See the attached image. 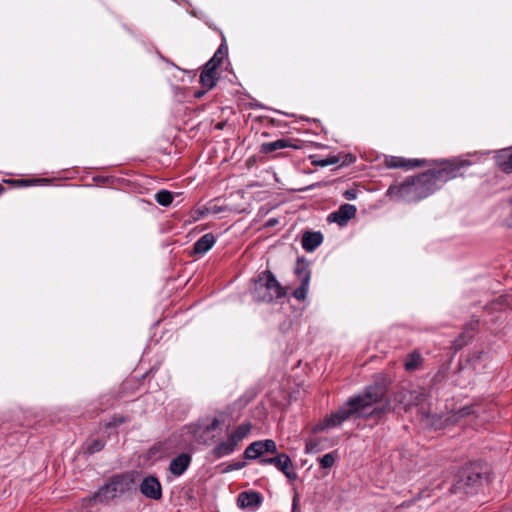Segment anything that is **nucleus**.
<instances>
[{
    "label": "nucleus",
    "instance_id": "obj_28",
    "mask_svg": "<svg viewBox=\"0 0 512 512\" xmlns=\"http://www.w3.org/2000/svg\"><path fill=\"white\" fill-rule=\"evenodd\" d=\"M46 181L45 179H7L4 183L11 185L12 187H29L36 185L40 182Z\"/></svg>",
    "mask_w": 512,
    "mask_h": 512
},
{
    "label": "nucleus",
    "instance_id": "obj_45",
    "mask_svg": "<svg viewBox=\"0 0 512 512\" xmlns=\"http://www.w3.org/2000/svg\"><path fill=\"white\" fill-rule=\"evenodd\" d=\"M207 91L208 90H206L205 88L200 89V90H196L194 92V97L199 99V98L203 97Z\"/></svg>",
    "mask_w": 512,
    "mask_h": 512
},
{
    "label": "nucleus",
    "instance_id": "obj_19",
    "mask_svg": "<svg viewBox=\"0 0 512 512\" xmlns=\"http://www.w3.org/2000/svg\"><path fill=\"white\" fill-rule=\"evenodd\" d=\"M323 242V235L321 232H305L301 239L302 247L307 252L314 251Z\"/></svg>",
    "mask_w": 512,
    "mask_h": 512
},
{
    "label": "nucleus",
    "instance_id": "obj_38",
    "mask_svg": "<svg viewBox=\"0 0 512 512\" xmlns=\"http://www.w3.org/2000/svg\"><path fill=\"white\" fill-rule=\"evenodd\" d=\"M209 213V208H203V209H197L194 211V220H198L200 218H203L205 215Z\"/></svg>",
    "mask_w": 512,
    "mask_h": 512
},
{
    "label": "nucleus",
    "instance_id": "obj_18",
    "mask_svg": "<svg viewBox=\"0 0 512 512\" xmlns=\"http://www.w3.org/2000/svg\"><path fill=\"white\" fill-rule=\"evenodd\" d=\"M495 161L499 169L506 173H512V148L501 149L496 153Z\"/></svg>",
    "mask_w": 512,
    "mask_h": 512
},
{
    "label": "nucleus",
    "instance_id": "obj_6",
    "mask_svg": "<svg viewBox=\"0 0 512 512\" xmlns=\"http://www.w3.org/2000/svg\"><path fill=\"white\" fill-rule=\"evenodd\" d=\"M259 464L273 465L279 471H281L288 480L295 481L297 479V473L293 469V462L291 458L286 453H278L273 457H265L259 460Z\"/></svg>",
    "mask_w": 512,
    "mask_h": 512
},
{
    "label": "nucleus",
    "instance_id": "obj_10",
    "mask_svg": "<svg viewBox=\"0 0 512 512\" xmlns=\"http://www.w3.org/2000/svg\"><path fill=\"white\" fill-rule=\"evenodd\" d=\"M139 490L148 499L157 501L162 498V485L156 476L145 477L139 485Z\"/></svg>",
    "mask_w": 512,
    "mask_h": 512
},
{
    "label": "nucleus",
    "instance_id": "obj_41",
    "mask_svg": "<svg viewBox=\"0 0 512 512\" xmlns=\"http://www.w3.org/2000/svg\"><path fill=\"white\" fill-rule=\"evenodd\" d=\"M299 501L300 497L299 494L296 492L292 499V512H297L299 509Z\"/></svg>",
    "mask_w": 512,
    "mask_h": 512
},
{
    "label": "nucleus",
    "instance_id": "obj_7",
    "mask_svg": "<svg viewBox=\"0 0 512 512\" xmlns=\"http://www.w3.org/2000/svg\"><path fill=\"white\" fill-rule=\"evenodd\" d=\"M480 320L473 316L463 327L462 332L452 342L451 348L456 352L468 345L479 331Z\"/></svg>",
    "mask_w": 512,
    "mask_h": 512
},
{
    "label": "nucleus",
    "instance_id": "obj_1",
    "mask_svg": "<svg viewBox=\"0 0 512 512\" xmlns=\"http://www.w3.org/2000/svg\"><path fill=\"white\" fill-rule=\"evenodd\" d=\"M471 164L468 160H445L438 168L429 169L400 183L391 184L386 195L397 201L419 202L439 190L446 182L463 176L461 169Z\"/></svg>",
    "mask_w": 512,
    "mask_h": 512
},
{
    "label": "nucleus",
    "instance_id": "obj_43",
    "mask_svg": "<svg viewBox=\"0 0 512 512\" xmlns=\"http://www.w3.org/2000/svg\"><path fill=\"white\" fill-rule=\"evenodd\" d=\"M223 211H224V208L221 206L213 205V206L209 207V213H212V214H218Z\"/></svg>",
    "mask_w": 512,
    "mask_h": 512
},
{
    "label": "nucleus",
    "instance_id": "obj_42",
    "mask_svg": "<svg viewBox=\"0 0 512 512\" xmlns=\"http://www.w3.org/2000/svg\"><path fill=\"white\" fill-rule=\"evenodd\" d=\"M471 413V407H463V408H460L457 412V416L458 417H466L468 415H470Z\"/></svg>",
    "mask_w": 512,
    "mask_h": 512
},
{
    "label": "nucleus",
    "instance_id": "obj_30",
    "mask_svg": "<svg viewBox=\"0 0 512 512\" xmlns=\"http://www.w3.org/2000/svg\"><path fill=\"white\" fill-rule=\"evenodd\" d=\"M336 459H337V452L332 451V452H329V453L323 455L322 457H319L318 463H319L320 468L329 469L335 464Z\"/></svg>",
    "mask_w": 512,
    "mask_h": 512
},
{
    "label": "nucleus",
    "instance_id": "obj_25",
    "mask_svg": "<svg viewBox=\"0 0 512 512\" xmlns=\"http://www.w3.org/2000/svg\"><path fill=\"white\" fill-rule=\"evenodd\" d=\"M218 79H219L218 72L208 70L207 68L203 67V70L200 73L199 82H200L202 88H205L206 90H210L213 87H215Z\"/></svg>",
    "mask_w": 512,
    "mask_h": 512
},
{
    "label": "nucleus",
    "instance_id": "obj_35",
    "mask_svg": "<svg viewBox=\"0 0 512 512\" xmlns=\"http://www.w3.org/2000/svg\"><path fill=\"white\" fill-rule=\"evenodd\" d=\"M221 423L222 421L219 418L214 417L211 422L204 427V432L209 433L216 430L220 427Z\"/></svg>",
    "mask_w": 512,
    "mask_h": 512
},
{
    "label": "nucleus",
    "instance_id": "obj_46",
    "mask_svg": "<svg viewBox=\"0 0 512 512\" xmlns=\"http://www.w3.org/2000/svg\"><path fill=\"white\" fill-rule=\"evenodd\" d=\"M226 121H221V122H218L217 124H215L214 128L216 130H223L224 127L226 126Z\"/></svg>",
    "mask_w": 512,
    "mask_h": 512
},
{
    "label": "nucleus",
    "instance_id": "obj_2",
    "mask_svg": "<svg viewBox=\"0 0 512 512\" xmlns=\"http://www.w3.org/2000/svg\"><path fill=\"white\" fill-rule=\"evenodd\" d=\"M384 384L376 382L367 386L362 393L351 396L339 409L326 416L317 423L313 433H319L326 428H333L341 425L352 417H373L381 418L384 414Z\"/></svg>",
    "mask_w": 512,
    "mask_h": 512
},
{
    "label": "nucleus",
    "instance_id": "obj_47",
    "mask_svg": "<svg viewBox=\"0 0 512 512\" xmlns=\"http://www.w3.org/2000/svg\"><path fill=\"white\" fill-rule=\"evenodd\" d=\"M385 407H386V411L391 409L390 400H389V399H387V398H386V404H385Z\"/></svg>",
    "mask_w": 512,
    "mask_h": 512
},
{
    "label": "nucleus",
    "instance_id": "obj_32",
    "mask_svg": "<svg viewBox=\"0 0 512 512\" xmlns=\"http://www.w3.org/2000/svg\"><path fill=\"white\" fill-rule=\"evenodd\" d=\"M264 454H278V447L274 440L265 439L261 440Z\"/></svg>",
    "mask_w": 512,
    "mask_h": 512
},
{
    "label": "nucleus",
    "instance_id": "obj_23",
    "mask_svg": "<svg viewBox=\"0 0 512 512\" xmlns=\"http://www.w3.org/2000/svg\"><path fill=\"white\" fill-rule=\"evenodd\" d=\"M331 445H332V443H329L327 438H320V437L310 438L306 441L305 453H308V454L319 453Z\"/></svg>",
    "mask_w": 512,
    "mask_h": 512
},
{
    "label": "nucleus",
    "instance_id": "obj_34",
    "mask_svg": "<svg viewBox=\"0 0 512 512\" xmlns=\"http://www.w3.org/2000/svg\"><path fill=\"white\" fill-rule=\"evenodd\" d=\"M246 466L245 461H234L228 464L225 469L223 470L224 473H228L234 470H240L243 469Z\"/></svg>",
    "mask_w": 512,
    "mask_h": 512
},
{
    "label": "nucleus",
    "instance_id": "obj_21",
    "mask_svg": "<svg viewBox=\"0 0 512 512\" xmlns=\"http://www.w3.org/2000/svg\"><path fill=\"white\" fill-rule=\"evenodd\" d=\"M424 358L417 350L407 354L404 358V369L407 372H414L420 369L423 365Z\"/></svg>",
    "mask_w": 512,
    "mask_h": 512
},
{
    "label": "nucleus",
    "instance_id": "obj_13",
    "mask_svg": "<svg viewBox=\"0 0 512 512\" xmlns=\"http://www.w3.org/2000/svg\"><path fill=\"white\" fill-rule=\"evenodd\" d=\"M192 463V455L190 453H180L174 457L169 463V472L175 476H182Z\"/></svg>",
    "mask_w": 512,
    "mask_h": 512
},
{
    "label": "nucleus",
    "instance_id": "obj_15",
    "mask_svg": "<svg viewBox=\"0 0 512 512\" xmlns=\"http://www.w3.org/2000/svg\"><path fill=\"white\" fill-rule=\"evenodd\" d=\"M292 148L294 150H298L301 148V145L297 143V141L290 138H281L273 142H266L260 146V152L263 154H272L273 152L285 149Z\"/></svg>",
    "mask_w": 512,
    "mask_h": 512
},
{
    "label": "nucleus",
    "instance_id": "obj_20",
    "mask_svg": "<svg viewBox=\"0 0 512 512\" xmlns=\"http://www.w3.org/2000/svg\"><path fill=\"white\" fill-rule=\"evenodd\" d=\"M455 415H452V416H441V415H430L429 414V419L427 418H423V417H420L421 421L425 422L426 425H430L431 427H433L435 430H440V429H443L445 427H447L448 425L450 424H453L454 423V418Z\"/></svg>",
    "mask_w": 512,
    "mask_h": 512
},
{
    "label": "nucleus",
    "instance_id": "obj_40",
    "mask_svg": "<svg viewBox=\"0 0 512 512\" xmlns=\"http://www.w3.org/2000/svg\"><path fill=\"white\" fill-rule=\"evenodd\" d=\"M343 197L347 200H353L357 197V190L348 189V190L344 191Z\"/></svg>",
    "mask_w": 512,
    "mask_h": 512
},
{
    "label": "nucleus",
    "instance_id": "obj_3",
    "mask_svg": "<svg viewBox=\"0 0 512 512\" xmlns=\"http://www.w3.org/2000/svg\"><path fill=\"white\" fill-rule=\"evenodd\" d=\"M490 468L484 461H472L464 465L456 474L449 491L452 494H477L488 483Z\"/></svg>",
    "mask_w": 512,
    "mask_h": 512
},
{
    "label": "nucleus",
    "instance_id": "obj_44",
    "mask_svg": "<svg viewBox=\"0 0 512 512\" xmlns=\"http://www.w3.org/2000/svg\"><path fill=\"white\" fill-rule=\"evenodd\" d=\"M509 205H510V213H509V216L507 218V223H508L509 227H512V197L509 200Z\"/></svg>",
    "mask_w": 512,
    "mask_h": 512
},
{
    "label": "nucleus",
    "instance_id": "obj_12",
    "mask_svg": "<svg viewBox=\"0 0 512 512\" xmlns=\"http://www.w3.org/2000/svg\"><path fill=\"white\" fill-rule=\"evenodd\" d=\"M427 393L424 389L409 392L408 406H415L420 417L429 419V408L427 406Z\"/></svg>",
    "mask_w": 512,
    "mask_h": 512
},
{
    "label": "nucleus",
    "instance_id": "obj_31",
    "mask_svg": "<svg viewBox=\"0 0 512 512\" xmlns=\"http://www.w3.org/2000/svg\"><path fill=\"white\" fill-rule=\"evenodd\" d=\"M310 282L301 281L299 287L293 291V297L299 301H303L307 297Z\"/></svg>",
    "mask_w": 512,
    "mask_h": 512
},
{
    "label": "nucleus",
    "instance_id": "obj_33",
    "mask_svg": "<svg viewBox=\"0 0 512 512\" xmlns=\"http://www.w3.org/2000/svg\"><path fill=\"white\" fill-rule=\"evenodd\" d=\"M128 421V418L123 415H114L112 418L105 423V428L110 429L117 427L123 423H126Z\"/></svg>",
    "mask_w": 512,
    "mask_h": 512
},
{
    "label": "nucleus",
    "instance_id": "obj_26",
    "mask_svg": "<svg viewBox=\"0 0 512 512\" xmlns=\"http://www.w3.org/2000/svg\"><path fill=\"white\" fill-rule=\"evenodd\" d=\"M310 162L315 167H326L338 164L341 161V155H328L327 157H320L319 155H310Z\"/></svg>",
    "mask_w": 512,
    "mask_h": 512
},
{
    "label": "nucleus",
    "instance_id": "obj_29",
    "mask_svg": "<svg viewBox=\"0 0 512 512\" xmlns=\"http://www.w3.org/2000/svg\"><path fill=\"white\" fill-rule=\"evenodd\" d=\"M173 199H174V197H173L172 192L165 190V189L159 190L155 194L156 202L159 205L164 206V207L171 205V203L173 202Z\"/></svg>",
    "mask_w": 512,
    "mask_h": 512
},
{
    "label": "nucleus",
    "instance_id": "obj_16",
    "mask_svg": "<svg viewBox=\"0 0 512 512\" xmlns=\"http://www.w3.org/2000/svg\"><path fill=\"white\" fill-rule=\"evenodd\" d=\"M221 38H222V41H221V44L219 45L218 49L216 50V52L214 53L212 58L204 65V67L207 68L208 70L217 72V69L222 64L223 59L226 58L228 55V46L226 43L225 36L223 35L222 32H221Z\"/></svg>",
    "mask_w": 512,
    "mask_h": 512
},
{
    "label": "nucleus",
    "instance_id": "obj_48",
    "mask_svg": "<svg viewBox=\"0 0 512 512\" xmlns=\"http://www.w3.org/2000/svg\"><path fill=\"white\" fill-rule=\"evenodd\" d=\"M5 192L4 186L0 183V195H2Z\"/></svg>",
    "mask_w": 512,
    "mask_h": 512
},
{
    "label": "nucleus",
    "instance_id": "obj_4",
    "mask_svg": "<svg viewBox=\"0 0 512 512\" xmlns=\"http://www.w3.org/2000/svg\"><path fill=\"white\" fill-rule=\"evenodd\" d=\"M252 293L257 301L271 303L283 298L286 289L270 270H265L258 274Z\"/></svg>",
    "mask_w": 512,
    "mask_h": 512
},
{
    "label": "nucleus",
    "instance_id": "obj_27",
    "mask_svg": "<svg viewBox=\"0 0 512 512\" xmlns=\"http://www.w3.org/2000/svg\"><path fill=\"white\" fill-rule=\"evenodd\" d=\"M105 447V441L99 438H89L85 443V453L93 455Z\"/></svg>",
    "mask_w": 512,
    "mask_h": 512
},
{
    "label": "nucleus",
    "instance_id": "obj_37",
    "mask_svg": "<svg viewBox=\"0 0 512 512\" xmlns=\"http://www.w3.org/2000/svg\"><path fill=\"white\" fill-rule=\"evenodd\" d=\"M355 160H356V157L353 154L348 153L343 156V159L341 158V161L339 163H341V166L350 165V164L354 163Z\"/></svg>",
    "mask_w": 512,
    "mask_h": 512
},
{
    "label": "nucleus",
    "instance_id": "obj_17",
    "mask_svg": "<svg viewBox=\"0 0 512 512\" xmlns=\"http://www.w3.org/2000/svg\"><path fill=\"white\" fill-rule=\"evenodd\" d=\"M216 243V237L213 233H206L201 236L194 244L191 254L202 256L207 253Z\"/></svg>",
    "mask_w": 512,
    "mask_h": 512
},
{
    "label": "nucleus",
    "instance_id": "obj_39",
    "mask_svg": "<svg viewBox=\"0 0 512 512\" xmlns=\"http://www.w3.org/2000/svg\"><path fill=\"white\" fill-rule=\"evenodd\" d=\"M483 355V352L482 351H475L473 352L470 357H469V361L471 364H476L482 357Z\"/></svg>",
    "mask_w": 512,
    "mask_h": 512
},
{
    "label": "nucleus",
    "instance_id": "obj_24",
    "mask_svg": "<svg viewBox=\"0 0 512 512\" xmlns=\"http://www.w3.org/2000/svg\"><path fill=\"white\" fill-rule=\"evenodd\" d=\"M264 450L261 440L250 443L243 452L244 460H257L264 458Z\"/></svg>",
    "mask_w": 512,
    "mask_h": 512
},
{
    "label": "nucleus",
    "instance_id": "obj_49",
    "mask_svg": "<svg viewBox=\"0 0 512 512\" xmlns=\"http://www.w3.org/2000/svg\"><path fill=\"white\" fill-rule=\"evenodd\" d=\"M271 123H272L274 126L278 125V122H276L274 119H272V120H271Z\"/></svg>",
    "mask_w": 512,
    "mask_h": 512
},
{
    "label": "nucleus",
    "instance_id": "obj_5",
    "mask_svg": "<svg viewBox=\"0 0 512 512\" xmlns=\"http://www.w3.org/2000/svg\"><path fill=\"white\" fill-rule=\"evenodd\" d=\"M252 427V423L249 421L234 427L227 433L226 439L219 440L214 445L211 451L212 456L215 459H221L233 454L238 449L239 444L250 435Z\"/></svg>",
    "mask_w": 512,
    "mask_h": 512
},
{
    "label": "nucleus",
    "instance_id": "obj_9",
    "mask_svg": "<svg viewBox=\"0 0 512 512\" xmlns=\"http://www.w3.org/2000/svg\"><path fill=\"white\" fill-rule=\"evenodd\" d=\"M122 491L123 488L120 477H114L94 494L93 501L101 503L108 501L115 498L118 492Z\"/></svg>",
    "mask_w": 512,
    "mask_h": 512
},
{
    "label": "nucleus",
    "instance_id": "obj_14",
    "mask_svg": "<svg viewBox=\"0 0 512 512\" xmlns=\"http://www.w3.org/2000/svg\"><path fill=\"white\" fill-rule=\"evenodd\" d=\"M263 497L257 491H243L237 497V504L240 508L256 510L262 503Z\"/></svg>",
    "mask_w": 512,
    "mask_h": 512
},
{
    "label": "nucleus",
    "instance_id": "obj_36",
    "mask_svg": "<svg viewBox=\"0 0 512 512\" xmlns=\"http://www.w3.org/2000/svg\"><path fill=\"white\" fill-rule=\"evenodd\" d=\"M408 400H409V391H400L395 395V401L400 404H405V406H408Z\"/></svg>",
    "mask_w": 512,
    "mask_h": 512
},
{
    "label": "nucleus",
    "instance_id": "obj_50",
    "mask_svg": "<svg viewBox=\"0 0 512 512\" xmlns=\"http://www.w3.org/2000/svg\"><path fill=\"white\" fill-rule=\"evenodd\" d=\"M511 148H512V146H511Z\"/></svg>",
    "mask_w": 512,
    "mask_h": 512
},
{
    "label": "nucleus",
    "instance_id": "obj_11",
    "mask_svg": "<svg viewBox=\"0 0 512 512\" xmlns=\"http://www.w3.org/2000/svg\"><path fill=\"white\" fill-rule=\"evenodd\" d=\"M357 209L352 204H342L338 210L330 213L327 217L328 222L337 223L339 226L343 227L347 225L348 221L355 217Z\"/></svg>",
    "mask_w": 512,
    "mask_h": 512
},
{
    "label": "nucleus",
    "instance_id": "obj_22",
    "mask_svg": "<svg viewBox=\"0 0 512 512\" xmlns=\"http://www.w3.org/2000/svg\"><path fill=\"white\" fill-rule=\"evenodd\" d=\"M310 262L305 259V257H298L295 267H294V274L300 279L301 281L310 282L311 279V271L309 269Z\"/></svg>",
    "mask_w": 512,
    "mask_h": 512
},
{
    "label": "nucleus",
    "instance_id": "obj_8",
    "mask_svg": "<svg viewBox=\"0 0 512 512\" xmlns=\"http://www.w3.org/2000/svg\"><path fill=\"white\" fill-rule=\"evenodd\" d=\"M429 165L430 162L426 159H406L403 157L386 155V169L401 168L407 171L417 167H426Z\"/></svg>",
    "mask_w": 512,
    "mask_h": 512
}]
</instances>
